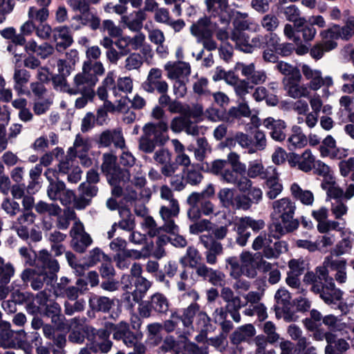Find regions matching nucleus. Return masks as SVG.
I'll list each match as a JSON object with an SVG mask.
<instances>
[{"instance_id": "1", "label": "nucleus", "mask_w": 354, "mask_h": 354, "mask_svg": "<svg viewBox=\"0 0 354 354\" xmlns=\"http://www.w3.org/2000/svg\"><path fill=\"white\" fill-rule=\"evenodd\" d=\"M207 10L212 17L218 18L221 24L228 26L232 21L233 30L230 39L236 48L246 53H252L260 48L263 43L262 35H257L250 39L245 30L257 32L259 27L248 18L247 12H241L229 7L228 0H205Z\"/></svg>"}, {"instance_id": "2", "label": "nucleus", "mask_w": 354, "mask_h": 354, "mask_svg": "<svg viewBox=\"0 0 354 354\" xmlns=\"http://www.w3.org/2000/svg\"><path fill=\"white\" fill-rule=\"evenodd\" d=\"M296 209L295 203L288 197L272 202L270 214L272 223L269 226V231L274 238L279 239L299 227V222L294 218Z\"/></svg>"}, {"instance_id": "3", "label": "nucleus", "mask_w": 354, "mask_h": 354, "mask_svg": "<svg viewBox=\"0 0 354 354\" xmlns=\"http://www.w3.org/2000/svg\"><path fill=\"white\" fill-rule=\"evenodd\" d=\"M37 266L42 269L27 268L21 274V278L24 283L30 282L31 288L35 290L42 288L44 283L52 286L57 279L56 273L59 269L57 260L53 259L47 251H41L37 261Z\"/></svg>"}, {"instance_id": "4", "label": "nucleus", "mask_w": 354, "mask_h": 354, "mask_svg": "<svg viewBox=\"0 0 354 354\" xmlns=\"http://www.w3.org/2000/svg\"><path fill=\"white\" fill-rule=\"evenodd\" d=\"M327 268L329 267L325 266L324 262L323 266L316 268V273L315 274L317 279H319V283H314L311 290L315 293L319 294L326 304H331L339 301L343 292L335 287L333 279L328 276Z\"/></svg>"}, {"instance_id": "5", "label": "nucleus", "mask_w": 354, "mask_h": 354, "mask_svg": "<svg viewBox=\"0 0 354 354\" xmlns=\"http://www.w3.org/2000/svg\"><path fill=\"white\" fill-rule=\"evenodd\" d=\"M300 68L304 78L308 81L307 85L312 91L316 92L324 86L322 90V98L328 99L331 95L329 87L334 84L332 77L329 75L323 77L320 70L313 68L306 64H300Z\"/></svg>"}, {"instance_id": "6", "label": "nucleus", "mask_w": 354, "mask_h": 354, "mask_svg": "<svg viewBox=\"0 0 354 354\" xmlns=\"http://www.w3.org/2000/svg\"><path fill=\"white\" fill-rule=\"evenodd\" d=\"M102 170L106 176L107 180L112 188L115 185L122 183L126 189H129L128 185L129 171L117 166L115 155L111 153H106L103 155Z\"/></svg>"}, {"instance_id": "7", "label": "nucleus", "mask_w": 354, "mask_h": 354, "mask_svg": "<svg viewBox=\"0 0 354 354\" xmlns=\"http://www.w3.org/2000/svg\"><path fill=\"white\" fill-rule=\"evenodd\" d=\"M160 196L169 202L168 205H163L160 209V214L164 221L162 227L165 231L175 232L177 230V225L175 224L174 218L176 217L179 213L178 203L174 198L172 192L167 186L161 187Z\"/></svg>"}, {"instance_id": "8", "label": "nucleus", "mask_w": 354, "mask_h": 354, "mask_svg": "<svg viewBox=\"0 0 354 354\" xmlns=\"http://www.w3.org/2000/svg\"><path fill=\"white\" fill-rule=\"evenodd\" d=\"M129 189H126L122 183L115 185L112 188V194L115 196H124L128 201H134L137 199L138 192L145 187L146 184V178L145 173L142 171L140 167L136 166L134 168L133 178L131 179V174L128 179Z\"/></svg>"}, {"instance_id": "9", "label": "nucleus", "mask_w": 354, "mask_h": 354, "mask_svg": "<svg viewBox=\"0 0 354 354\" xmlns=\"http://www.w3.org/2000/svg\"><path fill=\"white\" fill-rule=\"evenodd\" d=\"M86 339L88 348L93 353H106L113 345L109 339V332L104 329L96 330L91 326H87Z\"/></svg>"}, {"instance_id": "10", "label": "nucleus", "mask_w": 354, "mask_h": 354, "mask_svg": "<svg viewBox=\"0 0 354 354\" xmlns=\"http://www.w3.org/2000/svg\"><path fill=\"white\" fill-rule=\"evenodd\" d=\"M169 304L167 297L161 293L156 292L151 296L150 300L142 301L139 304L138 312L144 318L151 316L152 312L165 315L169 310Z\"/></svg>"}, {"instance_id": "11", "label": "nucleus", "mask_w": 354, "mask_h": 354, "mask_svg": "<svg viewBox=\"0 0 354 354\" xmlns=\"http://www.w3.org/2000/svg\"><path fill=\"white\" fill-rule=\"evenodd\" d=\"M218 198L221 205L226 208L247 210L250 207V199L245 195L236 194L234 189H221Z\"/></svg>"}, {"instance_id": "12", "label": "nucleus", "mask_w": 354, "mask_h": 354, "mask_svg": "<svg viewBox=\"0 0 354 354\" xmlns=\"http://www.w3.org/2000/svg\"><path fill=\"white\" fill-rule=\"evenodd\" d=\"M98 81V78L91 73L84 71L76 74L73 77L71 86H67L66 92L70 95H77L80 93H95L93 88Z\"/></svg>"}, {"instance_id": "13", "label": "nucleus", "mask_w": 354, "mask_h": 354, "mask_svg": "<svg viewBox=\"0 0 354 354\" xmlns=\"http://www.w3.org/2000/svg\"><path fill=\"white\" fill-rule=\"evenodd\" d=\"M265 225V222L261 219L255 220L249 216L241 218L236 224V243L241 246H245L251 236L248 228H251L254 232H258L262 230Z\"/></svg>"}, {"instance_id": "14", "label": "nucleus", "mask_w": 354, "mask_h": 354, "mask_svg": "<svg viewBox=\"0 0 354 354\" xmlns=\"http://www.w3.org/2000/svg\"><path fill=\"white\" fill-rule=\"evenodd\" d=\"M288 162L291 167L308 173L310 171L316 163V157L310 149H305L302 153H289Z\"/></svg>"}, {"instance_id": "15", "label": "nucleus", "mask_w": 354, "mask_h": 354, "mask_svg": "<svg viewBox=\"0 0 354 354\" xmlns=\"http://www.w3.org/2000/svg\"><path fill=\"white\" fill-rule=\"evenodd\" d=\"M71 236L74 249L80 253L84 252L92 243L90 235L85 232L83 224L79 221L75 222L71 230Z\"/></svg>"}, {"instance_id": "16", "label": "nucleus", "mask_w": 354, "mask_h": 354, "mask_svg": "<svg viewBox=\"0 0 354 354\" xmlns=\"http://www.w3.org/2000/svg\"><path fill=\"white\" fill-rule=\"evenodd\" d=\"M143 133L149 136L157 145H164L169 140L167 134L168 130L167 123L163 120L159 122L147 123L143 127Z\"/></svg>"}, {"instance_id": "17", "label": "nucleus", "mask_w": 354, "mask_h": 354, "mask_svg": "<svg viewBox=\"0 0 354 354\" xmlns=\"http://www.w3.org/2000/svg\"><path fill=\"white\" fill-rule=\"evenodd\" d=\"M146 37L142 32H138L133 37L129 36L120 37L115 43L122 55H127L131 50L140 49L145 43Z\"/></svg>"}, {"instance_id": "18", "label": "nucleus", "mask_w": 354, "mask_h": 354, "mask_svg": "<svg viewBox=\"0 0 354 354\" xmlns=\"http://www.w3.org/2000/svg\"><path fill=\"white\" fill-rule=\"evenodd\" d=\"M169 80H187L191 74V66L188 62H168L164 66Z\"/></svg>"}, {"instance_id": "19", "label": "nucleus", "mask_w": 354, "mask_h": 354, "mask_svg": "<svg viewBox=\"0 0 354 354\" xmlns=\"http://www.w3.org/2000/svg\"><path fill=\"white\" fill-rule=\"evenodd\" d=\"M24 334V330H12L9 322H2L0 325V344L4 348H14L19 343V337Z\"/></svg>"}, {"instance_id": "20", "label": "nucleus", "mask_w": 354, "mask_h": 354, "mask_svg": "<svg viewBox=\"0 0 354 354\" xmlns=\"http://www.w3.org/2000/svg\"><path fill=\"white\" fill-rule=\"evenodd\" d=\"M301 78L302 75L300 74V77L297 80L292 79L285 83L286 91L288 95L294 99L308 98L311 91H313L307 84H300Z\"/></svg>"}, {"instance_id": "21", "label": "nucleus", "mask_w": 354, "mask_h": 354, "mask_svg": "<svg viewBox=\"0 0 354 354\" xmlns=\"http://www.w3.org/2000/svg\"><path fill=\"white\" fill-rule=\"evenodd\" d=\"M263 124L270 131V135L273 140L279 142L285 140L286 125L283 120L268 117L263 120Z\"/></svg>"}, {"instance_id": "22", "label": "nucleus", "mask_w": 354, "mask_h": 354, "mask_svg": "<svg viewBox=\"0 0 354 354\" xmlns=\"http://www.w3.org/2000/svg\"><path fill=\"white\" fill-rule=\"evenodd\" d=\"M214 26L210 19L204 17L199 19L196 23L190 27V31L192 35L196 37L197 41L203 38L212 37L213 35Z\"/></svg>"}, {"instance_id": "23", "label": "nucleus", "mask_w": 354, "mask_h": 354, "mask_svg": "<svg viewBox=\"0 0 354 354\" xmlns=\"http://www.w3.org/2000/svg\"><path fill=\"white\" fill-rule=\"evenodd\" d=\"M68 329L71 331L68 335L69 341L81 344L84 340L83 332L86 333V327L83 326V320L82 319L75 317L66 322Z\"/></svg>"}, {"instance_id": "24", "label": "nucleus", "mask_w": 354, "mask_h": 354, "mask_svg": "<svg viewBox=\"0 0 354 354\" xmlns=\"http://www.w3.org/2000/svg\"><path fill=\"white\" fill-rule=\"evenodd\" d=\"M30 78V75L28 71L25 69L15 68L13 75V87L18 95H25L27 96L30 95V91L26 86Z\"/></svg>"}, {"instance_id": "25", "label": "nucleus", "mask_w": 354, "mask_h": 354, "mask_svg": "<svg viewBox=\"0 0 354 354\" xmlns=\"http://www.w3.org/2000/svg\"><path fill=\"white\" fill-rule=\"evenodd\" d=\"M340 235L342 239L331 251L333 255L340 256L344 254L348 253L352 248V243L354 241V233L350 229L344 227L340 232Z\"/></svg>"}, {"instance_id": "26", "label": "nucleus", "mask_w": 354, "mask_h": 354, "mask_svg": "<svg viewBox=\"0 0 354 354\" xmlns=\"http://www.w3.org/2000/svg\"><path fill=\"white\" fill-rule=\"evenodd\" d=\"M80 196L75 200V207L83 209L89 204L92 197L97 193V187L92 184L83 183L79 187Z\"/></svg>"}, {"instance_id": "27", "label": "nucleus", "mask_w": 354, "mask_h": 354, "mask_svg": "<svg viewBox=\"0 0 354 354\" xmlns=\"http://www.w3.org/2000/svg\"><path fill=\"white\" fill-rule=\"evenodd\" d=\"M275 169L274 167H268L265 169L261 160H255L249 162L247 174L251 178L259 177L266 179L270 176V174L275 172Z\"/></svg>"}, {"instance_id": "28", "label": "nucleus", "mask_w": 354, "mask_h": 354, "mask_svg": "<svg viewBox=\"0 0 354 354\" xmlns=\"http://www.w3.org/2000/svg\"><path fill=\"white\" fill-rule=\"evenodd\" d=\"M241 263V275L253 279L257 275V261L250 252H243L240 255Z\"/></svg>"}, {"instance_id": "29", "label": "nucleus", "mask_w": 354, "mask_h": 354, "mask_svg": "<svg viewBox=\"0 0 354 354\" xmlns=\"http://www.w3.org/2000/svg\"><path fill=\"white\" fill-rule=\"evenodd\" d=\"M200 310L199 306L196 303L191 304L187 308L183 310L182 315H180L181 323L185 327L183 333L190 335L194 330L193 319L197 317V313Z\"/></svg>"}, {"instance_id": "30", "label": "nucleus", "mask_w": 354, "mask_h": 354, "mask_svg": "<svg viewBox=\"0 0 354 354\" xmlns=\"http://www.w3.org/2000/svg\"><path fill=\"white\" fill-rule=\"evenodd\" d=\"M327 345L325 347V354H343L349 348L348 343L344 339H335L332 333L326 335Z\"/></svg>"}, {"instance_id": "31", "label": "nucleus", "mask_w": 354, "mask_h": 354, "mask_svg": "<svg viewBox=\"0 0 354 354\" xmlns=\"http://www.w3.org/2000/svg\"><path fill=\"white\" fill-rule=\"evenodd\" d=\"M308 143V139L301 129L298 126H293L292 133L287 140V147L289 150H295L304 147Z\"/></svg>"}, {"instance_id": "32", "label": "nucleus", "mask_w": 354, "mask_h": 354, "mask_svg": "<svg viewBox=\"0 0 354 354\" xmlns=\"http://www.w3.org/2000/svg\"><path fill=\"white\" fill-rule=\"evenodd\" d=\"M290 193L293 198L306 206L313 205L315 197L313 193L310 190L303 189L296 183L290 186Z\"/></svg>"}, {"instance_id": "33", "label": "nucleus", "mask_w": 354, "mask_h": 354, "mask_svg": "<svg viewBox=\"0 0 354 354\" xmlns=\"http://www.w3.org/2000/svg\"><path fill=\"white\" fill-rule=\"evenodd\" d=\"M53 32V38L57 44V48L65 49L72 44L73 41V37L67 27H57L54 29Z\"/></svg>"}, {"instance_id": "34", "label": "nucleus", "mask_w": 354, "mask_h": 354, "mask_svg": "<svg viewBox=\"0 0 354 354\" xmlns=\"http://www.w3.org/2000/svg\"><path fill=\"white\" fill-rule=\"evenodd\" d=\"M256 330L253 325L245 324L238 328L231 335V342L234 344H239L242 342H246L253 337Z\"/></svg>"}, {"instance_id": "35", "label": "nucleus", "mask_w": 354, "mask_h": 354, "mask_svg": "<svg viewBox=\"0 0 354 354\" xmlns=\"http://www.w3.org/2000/svg\"><path fill=\"white\" fill-rule=\"evenodd\" d=\"M346 30L344 29V26L339 25H333L326 30L321 31L320 36L324 42L333 41L336 42L338 39L347 40Z\"/></svg>"}, {"instance_id": "36", "label": "nucleus", "mask_w": 354, "mask_h": 354, "mask_svg": "<svg viewBox=\"0 0 354 354\" xmlns=\"http://www.w3.org/2000/svg\"><path fill=\"white\" fill-rule=\"evenodd\" d=\"M146 16L142 10H139L135 13V16L131 15L129 16H123L122 22L133 32H139L142 28V23L145 20Z\"/></svg>"}, {"instance_id": "37", "label": "nucleus", "mask_w": 354, "mask_h": 354, "mask_svg": "<svg viewBox=\"0 0 354 354\" xmlns=\"http://www.w3.org/2000/svg\"><path fill=\"white\" fill-rule=\"evenodd\" d=\"M266 179V187L268 190L266 192V196L270 199L276 198L282 192L283 186L279 180V174L275 169V172L270 174V176Z\"/></svg>"}, {"instance_id": "38", "label": "nucleus", "mask_w": 354, "mask_h": 354, "mask_svg": "<svg viewBox=\"0 0 354 354\" xmlns=\"http://www.w3.org/2000/svg\"><path fill=\"white\" fill-rule=\"evenodd\" d=\"M275 68L281 74L286 76V77L283 79L284 84L289 80H292V79L297 80L300 77V70L287 62L283 61L278 62L275 66Z\"/></svg>"}, {"instance_id": "39", "label": "nucleus", "mask_w": 354, "mask_h": 354, "mask_svg": "<svg viewBox=\"0 0 354 354\" xmlns=\"http://www.w3.org/2000/svg\"><path fill=\"white\" fill-rule=\"evenodd\" d=\"M104 329L109 332H113V338L115 340H122V339L130 332L129 324L125 322H120L118 324L111 322H106Z\"/></svg>"}, {"instance_id": "40", "label": "nucleus", "mask_w": 354, "mask_h": 354, "mask_svg": "<svg viewBox=\"0 0 354 354\" xmlns=\"http://www.w3.org/2000/svg\"><path fill=\"white\" fill-rule=\"evenodd\" d=\"M162 325L159 323L149 324L147 326V342L153 346H157L161 342V331Z\"/></svg>"}, {"instance_id": "41", "label": "nucleus", "mask_w": 354, "mask_h": 354, "mask_svg": "<svg viewBox=\"0 0 354 354\" xmlns=\"http://www.w3.org/2000/svg\"><path fill=\"white\" fill-rule=\"evenodd\" d=\"M75 19L80 20L81 24L88 26L93 30L98 28L100 24V19L90 10L89 7L80 15H75Z\"/></svg>"}, {"instance_id": "42", "label": "nucleus", "mask_w": 354, "mask_h": 354, "mask_svg": "<svg viewBox=\"0 0 354 354\" xmlns=\"http://www.w3.org/2000/svg\"><path fill=\"white\" fill-rule=\"evenodd\" d=\"M337 46V42H324L322 40V42L317 43L313 46V47L310 49V54L313 58L315 59H319L323 57L325 53L335 49Z\"/></svg>"}, {"instance_id": "43", "label": "nucleus", "mask_w": 354, "mask_h": 354, "mask_svg": "<svg viewBox=\"0 0 354 354\" xmlns=\"http://www.w3.org/2000/svg\"><path fill=\"white\" fill-rule=\"evenodd\" d=\"M75 158V154L73 153V149H68L67 155L62 159H59L58 172L59 175L67 174L76 167L74 165Z\"/></svg>"}, {"instance_id": "44", "label": "nucleus", "mask_w": 354, "mask_h": 354, "mask_svg": "<svg viewBox=\"0 0 354 354\" xmlns=\"http://www.w3.org/2000/svg\"><path fill=\"white\" fill-rule=\"evenodd\" d=\"M200 261L201 255L198 250L193 246L188 247L186 254L180 259L183 266L191 268L196 267Z\"/></svg>"}, {"instance_id": "45", "label": "nucleus", "mask_w": 354, "mask_h": 354, "mask_svg": "<svg viewBox=\"0 0 354 354\" xmlns=\"http://www.w3.org/2000/svg\"><path fill=\"white\" fill-rule=\"evenodd\" d=\"M270 236H273L270 232L269 234L262 232L255 238L252 243V249L256 251L263 250V256L264 257L266 249H270L271 247L272 239Z\"/></svg>"}, {"instance_id": "46", "label": "nucleus", "mask_w": 354, "mask_h": 354, "mask_svg": "<svg viewBox=\"0 0 354 354\" xmlns=\"http://www.w3.org/2000/svg\"><path fill=\"white\" fill-rule=\"evenodd\" d=\"M91 144L89 140L77 135L73 146L69 149H73V153L75 154V157L78 156L83 159L85 157V153L89 150Z\"/></svg>"}, {"instance_id": "47", "label": "nucleus", "mask_w": 354, "mask_h": 354, "mask_svg": "<svg viewBox=\"0 0 354 354\" xmlns=\"http://www.w3.org/2000/svg\"><path fill=\"white\" fill-rule=\"evenodd\" d=\"M187 334L183 333L180 335L181 343L183 344L185 350L189 354H208L207 346H203L199 347L196 344L191 342L187 339Z\"/></svg>"}, {"instance_id": "48", "label": "nucleus", "mask_w": 354, "mask_h": 354, "mask_svg": "<svg viewBox=\"0 0 354 354\" xmlns=\"http://www.w3.org/2000/svg\"><path fill=\"white\" fill-rule=\"evenodd\" d=\"M15 268L10 262H6L0 257V283H9L15 274Z\"/></svg>"}, {"instance_id": "49", "label": "nucleus", "mask_w": 354, "mask_h": 354, "mask_svg": "<svg viewBox=\"0 0 354 354\" xmlns=\"http://www.w3.org/2000/svg\"><path fill=\"white\" fill-rule=\"evenodd\" d=\"M283 14L287 20L295 23L296 27L300 28L304 25L306 20L299 17V10L294 5H290L284 8Z\"/></svg>"}, {"instance_id": "50", "label": "nucleus", "mask_w": 354, "mask_h": 354, "mask_svg": "<svg viewBox=\"0 0 354 354\" xmlns=\"http://www.w3.org/2000/svg\"><path fill=\"white\" fill-rule=\"evenodd\" d=\"M321 187L323 189L326 190L328 197L335 200H340L343 196V190L336 185L335 178L327 182H322Z\"/></svg>"}, {"instance_id": "51", "label": "nucleus", "mask_w": 354, "mask_h": 354, "mask_svg": "<svg viewBox=\"0 0 354 354\" xmlns=\"http://www.w3.org/2000/svg\"><path fill=\"white\" fill-rule=\"evenodd\" d=\"M336 141L330 135L327 136L322 142L319 151L322 158L330 157L336 150Z\"/></svg>"}, {"instance_id": "52", "label": "nucleus", "mask_w": 354, "mask_h": 354, "mask_svg": "<svg viewBox=\"0 0 354 354\" xmlns=\"http://www.w3.org/2000/svg\"><path fill=\"white\" fill-rule=\"evenodd\" d=\"M53 104L50 97H44L36 98L32 103V110L35 115H41L45 114Z\"/></svg>"}, {"instance_id": "53", "label": "nucleus", "mask_w": 354, "mask_h": 354, "mask_svg": "<svg viewBox=\"0 0 354 354\" xmlns=\"http://www.w3.org/2000/svg\"><path fill=\"white\" fill-rule=\"evenodd\" d=\"M90 304L94 309L103 312H107L113 305V301L106 297L95 296L90 299Z\"/></svg>"}, {"instance_id": "54", "label": "nucleus", "mask_w": 354, "mask_h": 354, "mask_svg": "<svg viewBox=\"0 0 354 354\" xmlns=\"http://www.w3.org/2000/svg\"><path fill=\"white\" fill-rule=\"evenodd\" d=\"M287 251L288 243L283 241H277L274 243L273 247H270V249H266L265 258L268 259H277L281 254Z\"/></svg>"}, {"instance_id": "55", "label": "nucleus", "mask_w": 354, "mask_h": 354, "mask_svg": "<svg viewBox=\"0 0 354 354\" xmlns=\"http://www.w3.org/2000/svg\"><path fill=\"white\" fill-rule=\"evenodd\" d=\"M276 300V308L278 310L285 311L288 309L290 304V295L286 289H279L274 296Z\"/></svg>"}, {"instance_id": "56", "label": "nucleus", "mask_w": 354, "mask_h": 354, "mask_svg": "<svg viewBox=\"0 0 354 354\" xmlns=\"http://www.w3.org/2000/svg\"><path fill=\"white\" fill-rule=\"evenodd\" d=\"M133 90V81L129 77H119L117 80L116 86L113 87V93L115 96L118 95L119 91L124 93H131Z\"/></svg>"}, {"instance_id": "57", "label": "nucleus", "mask_w": 354, "mask_h": 354, "mask_svg": "<svg viewBox=\"0 0 354 354\" xmlns=\"http://www.w3.org/2000/svg\"><path fill=\"white\" fill-rule=\"evenodd\" d=\"M49 16V11L47 8H37L35 6H31L28 9V19L36 21L43 23L46 21Z\"/></svg>"}, {"instance_id": "58", "label": "nucleus", "mask_w": 354, "mask_h": 354, "mask_svg": "<svg viewBox=\"0 0 354 354\" xmlns=\"http://www.w3.org/2000/svg\"><path fill=\"white\" fill-rule=\"evenodd\" d=\"M322 321L325 326L333 331H341L346 328V324L342 322V319L333 315L324 316Z\"/></svg>"}, {"instance_id": "59", "label": "nucleus", "mask_w": 354, "mask_h": 354, "mask_svg": "<svg viewBox=\"0 0 354 354\" xmlns=\"http://www.w3.org/2000/svg\"><path fill=\"white\" fill-rule=\"evenodd\" d=\"M324 234V235L318 236L317 239L315 241L317 247V250L322 252H326L328 251V248L334 244L336 238L335 234Z\"/></svg>"}, {"instance_id": "60", "label": "nucleus", "mask_w": 354, "mask_h": 354, "mask_svg": "<svg viewBox=\"0 0 354 354\" xmlns=\"http://www.w3.org/2000/svg\"><path fill=\"white\" fill-rule=\"evenodd\" d=\"M35 210L39 214H48L50 216H57L61 212V208L55 204H48L44 201L38 202L35 206Z\"/></svg>"}, {"instance_id": "61", "label": "nucleus", "mask_w": 354, "mask_h": 354, "mask_svg": "<svg viewBox=\"0 0 354 354\" xmlns=\"http://www.w3.org/2000/svg\"><path fill=\"white\" fill-rule=\"evenodd\" d=\"M142 86L148 93H153L156 91L160 94L167 93L169 87L167 83L162 79L151 82H144Z\"/></svg>"}, {"instance_id": "62", "label": "nucleus", "mask_w": 354, "mask_h": 354, "mask_svg": "<svg viewBox=\"0 0 354 354\" xmlns=\"http://www.w3.org/2000/svg\"><path fill=\"white\" fill-rule=\"evenodd\" d=\"M245 169H243V171H237L235 168L227 167L220 179L224 183L234 185L238 182L239 176L245 175Z\"/></svg>"}, {"instance_id": "63", "label": "nucleus", "mask_w": 354, "mask_h": 354, "mask_svg": "<svg viewBox=\"0 0 354 354\" xmlns=\"http://www.w3.org/2000/svg\"><path fill=\"white\" fill-rule=\"evenodd\" d=\"M256 346L255 353L258 354H276L274 349L266 350L269 339L263 335H259L254 339Z\"/></svg>"}, {"instance_id": "64", "label": "nucleus", "mask_w": 354, "mask_h": 354, "mask_svg": "<svg viewBox=\"0 0 354 354\" xmlns=\"http://www.w3.org/2000/svg\"><path fill=\"white\" fill-rule=\"evenodd\" d=\"M196 328L201 332H207L212 329L209 317L205 312L200 310L196 318Z\"/></svg>"}]
</instances>
